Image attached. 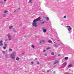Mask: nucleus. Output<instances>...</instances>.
Instances as JSON below:
<instances>
[{"instance_id": "2eb2a0df", "label": "nucleus", "mask_w": 74, "mask_h": 74, "mask_svg": "<svg viewBox=\"0 0 74 74\" xmlns=\"http://www.w3.org/2000/svg\"><path fill=\"white\" fill-rule=\"evenodd\" d=\"M8 51H12V49H10V48L9 49H8Z\"/></svg>"}, {"instance_id": "c85d7f7f", "label": "nucleus", "mask_w": 74, "mask_h": 74, "mask_svg": "<svg viewBox=\"0 0 74 74\" xmlns=\"http://www.w3.org/2000/svg\"><path fill=\"white\" fill-rule=\"evenodd\" d=\"M60 55H60V54L58 55V56H60Z\"/></svg>"}, {"instance_id": "f03ea898", "label": "nucleus", "mask_w": 74, "mask_h": 74, "mask_svg": "<svg viewBox=\"0 0 74 74\" xmlns=\"http://www.w3.org/2000/svg\"><path fill=\"white\" fill-rule=\"evenodd\" d=\"M15 55H16V53L13 52L12 53L11 55H10V58L11 59H15Z\"/></svg>"}, {"instance_id": "473e14b6", "label": "nucleus", "mask_w": 74, "mask_h": 74, "mask_svg": "<svg viewBox=\"0 0 74 74\" xmlns=\"http://www.w3.org/2000/svg\"><path fill=\"white\" fill-rule=\"evenodd\" d=\"M31 63L32 64H33V63H34V62H31Z\"/></svg>"}, {"instance_id": "6e6552de", "label": "nucleus", "mask_w": 74, "mask_h": 74, "mask_svg": "<svg viewBox=\"0 0 74 74\" xmlns=\"http://www.w3.org/2000/svg\"><path fill=\"white\" fill-rule=\"evenodd\" d=\"M43 32L44 33H45L47 32V29H43Z\"/></svg>"}, {"instance_id": "6ab92c4d", "label": "nucleus", "mask_w": 74, "mask_h": 74, "mask_svg": "<svg viewBox=\"0 0 74 74\" xmlns=\"http://www.w3.org/2000/svg\"><path fill=\"white\" fill-rule=\"evenodd\" d=\"M12 39H11V38H9V40L10 41Z\"/></svg>"}, {"instance_id": "a211bd4d", "label": "nucleus", "mask_w": 74, "mask_h": 74, "mask_svg": "<svg viewBox=\"0 0 74 74\" xmlns=\"http://www.w3.org/2000/svg\"><path fill=\"white\" fill-rule=\"evenodd\" d=\"M51 55H54V53H53V52H52L51 53Z\"/></svg>"}, {"instance_id": "b1692460", "label": "nucleus", "mask_w": 74, "mask_h": 74, "mask_svg": "<svg viewBox=\"0 0 74 74\" xmlns=\"http://www.w3.org/2000/svg\"><path fill=\"white\" fill-rule=\"evenodd\" d=\"M6 16V15H5L4 14L3 15V17H5Z\"/></svg>"}, {"instance_id": "4c0bfd02", "label": "nucleus", "mask_w": 74, "mask_h": 74, "mask_svg": "<svg viewBox=\"0 0 74 74\" xmlns=\"http://www.w3.org/2000/svg\"><path fill=\"white\" fill-rule=\"evenodd\" d=\"M42 72H43V73H44V72H45V71H42Z\"/></svg>"}, {"instance_id": "1a4fd4ad", "label": "nucleus", "mask_w": 74, "mask_h": 74, "mask_svg": "<svg viewBox=\"0 0 74 74\" xmlns=\"http://www.w3.org/2000/svg\"><path fill=\"white\" fill-rule=\"evenodd\" d=\"M8 38H11V35H10V34H8Z\"/></svg>"}, {"instance_id": "ddd939ff", "label": "nucleus", "mask_w": 74, "mask_h": 74, "mask_svg": "<svg viewBox=\"0 0 74 74\" xmlns=\"http://www.w3.org/2000/svg\"><path fill=\"white\" fill-rule=\"evenodd\" d=\"M53 47H58V45H53Z\"/></svg>"}, {"instance_id": "f704fd0d", "label": "nucleus", "mask_w": 74, "mask_h": 74, "mask_svg": "<svg viewBox=\"0 0 74 74\" xmlns=\"http://www.w3.org/2000/svg\"><path fill=\"white\" fill-rule=\"evenodd\" d=\"M47 72H48V73H49V70H48L47 71Z\"/></svg>"}, {"instance_id": "7c9ffc66", "label": "nucleus", "mask_w": 74, "mask_h": 74, "mask_svg": "<svg viewBox=\"0 0 74 74\" xmlns=\"http://www.w3.org/2000/svg\"><path fill=\"white\" fill-rule=\"evenodd\" d=\"M33 0H29V2H31Z\"/></svg>"}, {"instance_id": "39448f33", "label": "nucleus", "mask_w": 74, "mask_h": 74, "mask_svg": "<svg viewBox=\"0 0 74 74\" xmlns=\"http://www.w3.org/2000/svg\"><path fill=\"white\" fill-rule=\"evenodd\" d=\"M45 41V40H41L40 41V43L41 44V42H44Z\"/></svg>"}, {"instance_id": "393cba45", "label": "nucleus", "mask_w": 74, "mask_h": 74, "mask_svg": "<svg viewBox=\"0 0 74 74\" xmlns=\"http://www.w3.org/2000/svg\"><path fill=\"white\" fill-rule=\"evenodd\" d=\"M4 45L6 47H7V45L5 44H4Z\"/></svg>"}, {"instance_id": "aec40b11", "label": "nucleus", "mask_w": 74, "mask_h": 74, "mask_svg": "<svg viewBox=\"0 0 74 74\" xmlns=\"http://www.w3.org/2000/svg\"><path fill=\"white\" fill-rule=\"evenodd\" d=\"M3 49H6V48H7V47H3Z\"/></svg>"}, {"instance_id": "412c9836", "label": "nucleus", "mask_w": 74, "mask_h": 74, "mask_svg": "<svg viewBox=\"0 0 74 74\" xmlns=\"http://www.w3.org/2000/svg\"><path fill=\"white\" fill-rule=\"evenodd\" d=\"M32 47L34 48V45H32Z\"/></svg>"}, {"instance_id": "7ed1b4c3", "label": "nucleus", "mask_w": 74, "mask_h": 74, "mask_svg": "<svg viewBox=\"0 0 74 74\" xmlns=\"http://www.w3.org/2000/svg\"><path fill=\"white\" fill-rule=\"evenodd\" d=\"M67 27H69V28L68 29V30L69 32H70V30H72L71 27H70V26L67 25Z\"/></svg>"}, {"instance_id": "c756f323", "label": "nucleus", "mask_w": 74, "mask_h": 74, "mask_svg": "<svg viewBox=\"0 0 74 74\" xmlns=\"http://www.w3.org/2000/svg\"><path fill=\"white\" fill-rule=\"evenodd\" d=\"M45 51H46V50H43V52H45Z\"/></svg>"}, {"instance_id": "72a5a7b5", "label": "nucleus", "mask_w": 74, "mask_h": 74, "mask_svg": "<svg viewBox=\"0 0 74 74\" xmlns=\"http://www.w3.org/2000/svg\"><path fill=\"white\" fill-rule=\"evenodd\" d=\"M6 57H7V54H5Z\"/></svg>"}, {"instance_id": "4be33fe9", "label": "nucleus", "mask_w": 74, "mask_h": 74, "mask_svg": "<svg viewBox=\"0 0 74 74\" xmlns=\"http://www.w3.org/2000/svg\"><path fill=\"white\" fill-rule=\"evenodd\" d=\"M46 19H47V21H48V20H49V18L47 17Z\"/></svg>"}, {"instance_id": "5701e85b", "label": "nucleus", "mask_w": 74, "mask_h": 74, "mask_svg": "<svg viewBox=\"0 0 74 74\" xmlns=\"http://www.w3.org/2000/svg\"><path fill=\"white\" fill-rule=\"evenodd\" d=\"M58 62H54V64H56V63H57Z\"/></svg>"}, {"instance_id": "c9c22d12", "label": "nucleus", "mask_w": 74, "mask_h": 74, "mask_svg": "<svg viewBox=\"0 0 74 74\" xmlns=\"http://www.w3.org/2000/svg\"><path fill=\"white\" fill-rule=\"evenodd\" d=\"M4 1H7V0H4Z\"/></svg>"}, {"instance_id": "9d476101", "label": "nucleus", "mask_w": 74, "mask_h": 74, "mask_svg": "<svg viewBox=\"0 0 74 74\" xmlns=\"http://www.w3.org/2000/svg\"><path fill=\"white\" fill-rule=\"evenodd\" d=\"M8 12V11L7 10H5L4 12V14H5L6 13H7V12Z\"/></svg>"}, {"instance_id": "f257e3e1", "label": "nucleus", "mask_w": 74, "mask_h": 74, "mask_svg": "<svg viewBox=\"0 0 74 74\" xmlns=\"http://www.w3.org/2000/svg\"><path fill=\"white\" fill-rule=\"evenodd\" d=\"M41 18L40 17H39L36 19H34V21H33V22L32 23V25L36 27H37V23L36 22H37V21H39V20H40V19Z\"/></svg>"}, {"instance_id": "9b49d317", "label": "nucleus", "mask_w": 74, "mask_h": 74, "mask_svg": "<svg viewBox=\"0 0 74 74\" xmlns=\"http://www.w3.org/2000/svg\"><path fill=\"white\" fill-rule=\"evenodd\" d=\"M16 60L18 61L19 60V58L18 57H17L16 58Z\"/></svg>"}, {"instance_id": "a878e982", "label": "nucleus", "mask_w": 74, "mask_h": 74, "mask_svg": "<svg viewBox=\"0 0 74 74\" xmlns=\"http://www.w3.org/2000/svg\"><path fill=\"white\" fill-rule=\"evenodd\" d=\"M66 18V16H64V18Z\"/></svg>"}, {"instance_id": "ea45409f", "label": "nucleus", "mask_w": 74, "mask_h": 74, "mask_svg": "<svg viewBox=\"0 0 74 74\" xmlns=\"http://www.w3.org/2000/svg\"><path fill=\"white\" fill-rule=\"evenodd\" d=\"M0 58H1V57L0 56Z\"/></svg>"}, {"instance_id": "423d86ee", "label": "nucleus", "mask_w": 74, "mask_h": 74, "mask_svg": "<svg viewBox=\"0 0 74 74\" xmlns=\"http://www.w3.org/2000/svg\"><path fill=\"white\" fill-rule=\"evenodd\" d=\"M72 66H73V65L70 64L68 66V67H72Z\"/></svg>"}, {"instance_id": "e433bc0d", "label": "nucleus", "mask_w": 74, "mask_h": 74, "mask_svg": "<svg viewBox=\"0 0 74 74\" xmlns=\"http://www.w3.org/2000/svg\"><path fill=\"white\" fill-rule=\"evenodd\" d=\"M7 40H8V39H6L5 41H7Z\"/></svg>"}, {"instance_id": "58836bf2", "label": "nucleus", "mask_w": 74, "mask_h": 74, "mask_svg": "<svg viewBox=\"0 0 74 74\" xmlns=\"http://www.w3.org/2000/svg\"><path fill=\"white\" fill-rule=\"evenodd\" d=\"M53 73H54V74H55V71H54Z\"/></svg>"}, {"instance_id": "a19ab883", "label": "nucleus", "mask_w": 74, "mask_h": 74, "mask_svg": "<svg viewBox=\"0 0 74 74\" xmlns=\"http://www.w3.org/2000/svg\"><path fill=\"white\" fill-rule=\"evenodd\" d=\"M69 74H70V73H69Z\"/></svg>"}, {"instance_id": "dca6fc26", "label": "nucleus", "mask_w": 74, "mask_h": 74, "mask_svg": "<svg viewBox=\"0 0 74 74\" xmlns=\"http://www.w3.org/2000/svg\"><path fill=\"white\" fill-rule=\"evenodd\" d=\"M41 23L42 25H43V24H44V23H45V22H41Z\"/></svg>"}, {"instance_id": "f3484780", "label": "nucleus", "mask_w": 74, "mask_h": 74, "mask_svg": "<svg viewBox=\"0 0 74 74\" xmlns=\"http://www.w3.org/2000/svg\"><path fill=\"white\" fill-rule=\"evenodd\" d=\"M51 49V47H48L46 48V49L48 50L50 49Z\"/></svg>"}, {"instance_id": "f8f14e48", "label": "nucleus", "mask_w": 74, "mask_h": 74, "mask_svg": "<svg viewBox=\"0 0 74 74\" xmlns=\"http://www.w3.org/2000/svg\"><path fill=\"white\" fill-rule=\"evenodd\" d=\"M12 27H13V26H10V27H9V29H12Z\"/></svg>"}, {"instance_id": "cd10ccee", "label": "nucleus", "mask_w": 74, "mask_h": 74, "mask_svg": "<svg viewBox=\"0 0 74 74\" xmlns=\"http://www.w3.org/2000/svg\"><path fill=\"white\" fill-rule=\"evenodd\" d=\"M45 56H47V53H45Z\"/></svg>"}, {"instance_id": "2f4dec72", "label": "nucleus", "mask_w": 74, "mask_h": 74, "mask_svg": "<svg viewBox=\"0 0 74 74\" xmlns=\"http://www.w3.org/2000/svg\"><path fill=\"white\" fill-rule=\"evenodd\" d=\"M3 53H5V51H3Z\"/></svg>"}, {"instance_id": "0eeeda50", "label": "nucleus", "mask_w": 74, "mask_h": 74, "mask_svg": "<svg viewBox=\"0 0 74 74\" xmlns=\"http://www.w3.org/2000/svg\"><path fill=\"white\" fill-rule=\"evenodd\" d=\"M48 42H49V43H52V41L51 40H48Z\"/></svg>"}, {"instance_id": "4468645a", "label": "nucleus", "mask_w": 74, "mask_h": 74, "mask_svg": "<svg viewBox=\"0 0 74 74\" xmlns=\"http://www.w3.org/2000/svg\"><path fill=\"white\" fill-rule=\"evenodd\" d=\"M65 60H67V59H69V58L67 57H65Z\"/></svg>"}, {"instance_id": "20e7f679", "label": "nucleus", "mask_w": 74, "mask_h": 74, "mask_svg": "<svg viewBox=\"0 0 74 74\" xmlns=\"http://www.w3.org/2000/svg\"><path fill=\"white\" fill-rule=\"evenodd\" d=\"M3 41L2 40H1L0 41V46H2V45H3Z\"/></svg>"}, {"instance_id": "bb28decb", "label": "nucleus", "mask_w": 74, "mask_h": 74, "mask_svg": "<svg viewBox=\"0 0 74 74\" xmlns=\"http://www.w3.org/2000/svg\"><path fill=\"white\" fill-rule=\"evenodd\" d=\"M37 62V64H40V63L39 62Z\"/></svg>"}]
</instances>
